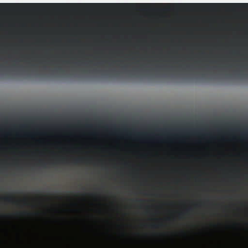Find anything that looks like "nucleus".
I'll list each match as a JSON object with an SVG mask.
<instances>
[{
  "label": "nucleus",
  "instance_id": "obj_1",
  "mask_svg": "<svg viewBox=\"0 0 248 248\" xmlns=\"http://www.w3.org/2000/svg\"><path fill=\"white\" fill-rule=\"evenodd\" d=\"M5 201L8 202H13L14 203H16L18 201H13V199L11 197H5L3 199Z\"/></svg>",
  "mask_w": 248,
  "mask_h": 248
},
{
  "label": "nucleus",
  "instance_id": "obj_2",
  "mask_svg": "<svg viewBox=\"0 0 248 248\" xmlns=\"http://www.w3.org/2000/svg\"><path fill=\"white\" fill-rule=\"evenodd\" d=\"M74 163L76 164L80 163V159H75L74 160Z\"/></svg>",
  "mask_w": 248,
  "mask_h": 248
},
{
  "label": "nucleus",
  "instance_id": "obj_3",
  "mask_svg": "<svg viewBox=\"0 0 248 248\" xmlns=\"http://www.w3.org/2000/svg\"><path fill=\"white\" fill-rule=\"evenodd\" d=\"M6 4L4 3H1V9H2L3 6L5 5Z\"/></svg>",
  "mask_w": 248,
  "mask_h": 248
},
{
  "label": "nucleus",
  "instance_id": "obj_4",
  "mask_svg": "<svg viewBox=\"0 0 248 248\" xmlns=\"http://www.w3.org/2000/svg\"><path fill=\"white\" fill-rule=\"evenodd\" d=\"M184 213L186 214H188V210H186L185 212H184Z\"/></svg>",
  "mask_w": 248,
  "mask_h": 248
},
{
  "label": "nucleus",
  "instance_id": "obj_5",
  "mask_svg": "<svg viewBox=\"0 0 248 248\" xmlns=\"http://www.w3.org/2000/svg\"><path fill=\"white\" fill-rule=\"evenodd\" d=\"M137 201L140 202H143V201L141 200H138Z\"/></svg>",
  "mask_w": 248,
  "mask_h": 248
},
{
  "label": "nucleus",
  "instance_id": "obj_6",
  "mask_svg": "<svg viewBox=\"0 0 248 248\" xmlns=\"http://www.w3.org/2000/svg\"><path fill=\"white\" fill-rule=\"evenodd\" d=\"M73 4L76 6H77L78 5V3H74Z\"/></svg>",
  "mask_w": 248,
  "mask_h": 248
},
{
  "label": "nucleus",
  "instance_id": "obj_7",
  "mask_svg": "<svg viewBox=\"0 0 248 248\" xmlns=\"http://www.w3.org/2000/svg\"><path fill=\"white\" fill-rule=\"evenodd\" d=\"M153 226H154V227H158V225H153Z\"/></svg>",
  "mask_w": 248,
  "mask_h": 248
},
{
  "label": "nucleus",
  "instance_id": "obj_8",
  "mask_svg": "<svg viewBox=\"0 0 248 248\" xmlns=\"http://www.w3.org/2000/svg\"><path fill=\"white\" fill-rule=\"evenodd\" d=\"M76 18H77L76 17ZM75 24H77V22H76Z\"/></svg>",
  "mask_w": 248,
  "mask_h": 248
}]
</instances>
